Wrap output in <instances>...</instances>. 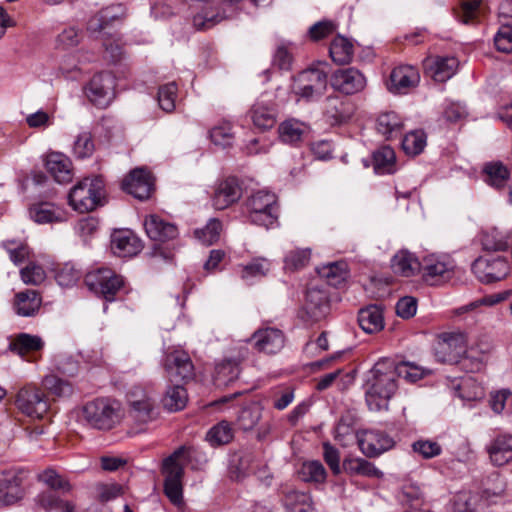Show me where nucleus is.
I'll return each instance as SVG.
<instances>
[{
	"mask_svg": "<svg viewBox=\"0 0 512 512\" xmlns=\"http://www.w3.org/2000/svg\"><path fill=\"white\" fill-rule=\"evenodd\" d=\"M337 29V24L331 20H323L315 23L309 29V38L312 41H320L332 35Z\"/></svg>",
	"mask_w": 512,
	"mask_h": 512,
	"instance_id": "obj_64",
	"label": "nucleus"
},
{
	"mask_svg": "<svg viewBox=\"0 0 512 512\" xmlns=\"http://www.w3.org/2000/svg\"><path fill=\"white\" fill-rule=\"evenodd\" d=\"M486 451L494 466L506 465L512 460V435H497L487 445Z\"/></svg>",
	"mask_w": 512,
	"mask_h": 512,
	"instance_id": "obj_28",
	"label": "nucleus"
},
{
	"mask_svg": "<svg viewBox=\"0 0 512 512\" xmlns=\"http://www.w3.org/2000/svg\"><path fill=\"white\" fill-rule=\"evenodd\" d=\"M124 14V7L122 5L106 7L90 18L87 29L91 32H100L112 22L120 20Z\"/></svg>",
	"mask_w": 512,
	"mask_h": 512,
	"instance_id": "obj_35",
	"label": "nucleus"
},
{
	"mask_svg": "<svg viewBox=\"0 0 512 512\" xmlns=\"http://www.w3.org/2000/svg\"><path fill=\"white\" fill-rule=\"evenodd\" d=\"M496 49L502 53L512 52V25L503 24L494 36Z\"/></svg>",
	"mask_w": 512,
	"mask_h": 512,
	"instance_id": "obj_63",
	"label": "nucleus"
},
{
	"mask_svg": "<svg viewBox=\"0 0 512 512\" xmlns=\"http://www.w3.org/2000/svg\"><path fill=\"white\" fill-rule=\"evenodd\" d=\"M187 401L188 394L183 385L169 387L162 399L164 408L170 412H177L184 409Z\"/></svg>",
	"mask_w": 512,
	"mask_h": 512,
	"instance_id": "obj_43",
	"label": "nucleus"
},
{
	"mask_svg": "<svg viewBox=\"0 0 512 512\" xmlns=\"http://www.w3.org/2000/svg\"><path fill=\"white\" fill-rule=\"evenodd\" d=\"M419 81L420 74L415 67L401 65L392 70L388 87L392 92L406 93L410 88L416 87Z\"/></svg>",
	"mask_w": 512,
	"mask_h": 512,
	"instance_id": "obj_23",
	"label": "nucleus"
},
{
	"mask_svg": "<svg viewBox=\"0 0 512 512\" xmlns=\"http://www.w3.org/2000/svg\"><path fill=\"white\" fill-rule=\"evenodd\" d=\"M249 114L254 127L261 131L273 128L277 121L275 108L263 102H256Z\"/></svg>",
	"mask_w": 512,
	"mask_h": 512,
	"instance_id": "obj_33",
	"label": "nucleus"
},
{
	"mask_svg": "<svg viewBox=\"0 0 512 512\" xmlns=\"http://www.w3.org/2000/svg\"><path fill=\"white\" fill-rule=\"evenodd\" d=\"M242 196V187L235 177H227L219 180L213 190L211 197L212 206L217 210H224L238 200Z\"/></svg>",
	"mask_w": 512,
	"mask_h": 512,
	"instance_id": "obj_16",
	"label": "nucleus"
},
{
	"mask_svg": "<svg viewBox=\"0 0 512 512\" xmlns=\"http://www.w3.org/2000/svg\"><path fill=\"white\" fill-rule=\"evenodd\" d=\"M15 405L23 414L35 419H41L49 410L46 394L34 384H27L17 392Z\"/></svg>",
	"mask_w": 512,
	"mask_h": 512,
	"instance_id": "obj_11",
	"label": "nucleus"
},
{
	"mask_svg": "<svg viewBox=\"0 0 512 512\" xmlns=\"http://www.w3.org/2000/svg\"><path fill=\"white\" fill-rule=\"evenodd\" d=\"M44 346L42 339L36 335L20 333L10 343V349L21 357L40 351Z\"/></svg>",
	"mask_w": 512,
	"mask_h": 512,
	"instance_id": "obj_39",
	"label": "nucleus"
},
{
	"mask_svg": "<svg viewBox=\"0 0 512 512\" xmlns=\"http://www.w3.org/2000/svg\"><path fill=\"white\" fill-rule=\"evenodd\" d=\"M234 437L233 429L229 422L221 421L208 431L206 439L211 445L228 444Z\"/></svg>",
	"mask_w": 512,
	"mask_h": 512,
	"instance_id": "obj_51",
	"label": "nucleus"
},
{
	"mask_svg": "<svg viewBox=\"0 0 512 512\" xmlns=\"http://www.w3.org/2000/svg\"><path fill=\"white\" fill-rule=\"evenodd\" d=\"M329 53L331 59L336 64H348L352 61L354 46L349 39L338 35L331 42Z\"/></svg>",
	"mask_w": 512,
	"mask_h": 512,
	"instance_id": "obj_38",
	"label": "nucleus"
},
{
	"mask_svg": "<svg viewBox=\"0 0 512 512\" xmlns=\"http://www.w3.org/2000/svg\"><path fill=\"white\" fill-rule=\"evenodd\" d=\"M467 337L462 332H445L439 337L436 356L443 363L459 364L460 358L466 352Z\"/></svg>",
	"mask_w": 512,
	"mask_h": 512,
	"instance_id": "obj_12",
	"label": "nucleus"
},
{
	"mask_svg": "<svg viewBox=\"0 0 512 512\" xmlns=\"http://www.w3.org/2000/svg\"><path fill=\"white\" fill-rule=\"evenodd\" d=\"M38 480L49 488L63 493L69 492L72 488L69 480L53 468H47L41 472L38 475Z\"/></svg>",
	"mask_w": 512,
	"mask_h": 512,
	"instance_id": "obj_49",
	"label": "nucleus"
},
{
	"mask_svg": "<svg viewBox=\"0 0 512 512\" xmlns=\"http://www.w3.org/2000/svg\"><path fill=\"white\" fill-rule=\"evenodd\" d=\"M360 450L367 457H376L394 447L395 441L380 430H362L356 434Z\"/></svg>",
	"mask_w": 512,
	"mask_h": 512,
	"instance_id": "obj_15",
	"label": "nucleus"
},
{
	"mask_svg": "<svg viewBox=\"0 0 512 512\" xmlns=\"http://www.w3.org/2000/svg\"><path fill=\"white\" fill-rule=\"evenodd\" d=\"M222 223L217 218L208 221L205 227L194 231L195 237L205 245H212L220 238Z\"/></svg>",
	"mask_w": 512,
	"mask_h": 512,
	"instance_id": "obj_52",
	"label": "nucleus"
},
{
	"mask_svg": "<svg viewBox=\"0 0 512 512\" xmlns=\"http://www.w3.org/2000/svg\"><path fill=\"white\" fill-rule=\"evenodd\" d=\"M472 272L485 284L505 279L510 272V263L506 256L497 252H487L472 263Z\"/></svg>",
	"mask_w": 512,
	"mask_h": 512,
	"instance_id": "obj_8",
	"label": "nucleus"
},
{
	"mask_svg": "<svg viewBox=\"0 0 512 512\" xmlns=\"http://www.w3.org/2000/svg\"><path fill=\"white\" fill-rule=\"evenodd\" d=\"M20 274L22 281L30 285H39L46 278L43 267L34 262H30L26 267L21 269Z\"/></svg>",
	"mask_w": 512,
	"mask_h": 512,
	"instance_id": "obj_60",
	"label": "nucleus"
},
{
	"mask_svg": "<svg viewBox=\"0 0 512 512\" xmlns=\"http://www.w3.org/2000/svg\"><path fill=\"white\" fill-rule=\"evenodd\" d=\"M178 86L175 82H170L159 87L158 104L160 108L170 113L175 109Z\"/></svg>",
	"mask_w": 512,
	"mask_h": 512,
	"instance_id": "obj_54",
	"label": "nucleus"
},
{
	"mask_svg": "<svg viewBox=\"0 0 512 512\" xmlns=\"http://www.w3.org/2000/svg\"><path fill=\"white\" fill-rule=\"evenodd\" d=\"M458 396L464 401H478L484 398V387L471 376L464 377L456 386Z\"/></svg>",
	"mask_w": 512,
	"mask_h": 512,
	"instance_id": "obj_40",
	"label": "nucleus"
},
{
	"mask_svg": "<svg viewBox=\"0 0 512 512\" xmlns=\"http://www.w3.org/2000/svg\"><path fill=\"white\" fill-rule=\"evenodd\" d=\"M358 323L366 333H375L382 330L384 320L381 309L376 305L361 309L358 314Z\"/></svg>",
	"mask_w": 512,
	"mask_h": 512,
	"instance_id": "obj_37",
	"label": "nucleus"
},
{
	"mask_svg": "<svg viewBox=\"0 0 512 512\" xmlns=\"http://www.w3.org/2000/svg\"><path fill=\"white\" fill-rule=\"evenodd\" d=\"M82 417L93 428L109 430L120 421V405L107 398H98L83 406Z\"/></svg>",
	"mask_w": 512,
	"mask_h": 512,
	"instance_id": "obj_5",
	"label": "nucleus"
},
{
	"mask_svg": "<svg viewBox=\"0 0 512 512\" xmlns=\"http://www.w3.org/2000/svg\"><path fill=\"white\" fill-rule=\"evenodd\" d=\"M311 257L310 249H295L285 256V268L288 270H299L304 268Z\"/></svg>",
	"mask_w": 512,
	"mask_h": 512,
	"instance_id": "obj_58",
	"label": "nucleus"
},
{
	"mask_svg": "<svg viewBox=\"0 0 512 512\" xmlns=\"http://www.w3.org/2000/svg\"><path fill=\"white\" fill-rule=\"evenodd\" d=\"M305 309L313 321L325 318L330 311L328 292L318 286H310L306 293Z\"/></svg>",
	"mask_w": 512,
	"mask_h": 512,
	"instance_id": "obj_25",
	"label": "nucleus"
},
{
	"mask_svg": "<svg viewBox=\"0 0 512 512\" xmlns=\"http://www.w3.org/2000/svg\"><path fill=\"white\" fill-rule=\"evenodd\" d=\"M307 131V125L304 122L294 118L281 122L278 127L280 140L283 143L290 145H297L301 143Z\"/></svg>",
	"mask_w": 512,
	"mask_h": 512,
	"instance_id": "obj_34",
	"label": "nucleus"
},
{
	"mask_svg": "<svg viewBox=\"0 0 512 512\" xmlns=\"http://www.w3.org/2000/svg\"><path fill=\"white\" fill-rule=\"evenodd\" d=\"M247 341L258 352L276 354L284 347L285 336L278 328L265 327L257 329Z\"/></svg>",
	"mask_w": 512,
	"mask_h": 512,
	"instance_id": "obj_18",
	"label": "nucleus"
},
{
	"mask_svg": "<svg viewBox=\"0 0 512 512\" xmlns=\"http://www.w3.org/2000/svg\"><path fill=\"white\" fill-rule=\"evenodd\" d=\"M95 146L92 139V135L89 132H83L78 135L73 151L77 158H87L90 157L94 152Z\"/></svg>",
	"mask_w": 512,
	"mask_h": 512,
	"instance_id": "obj_62",
	"label": "nucleus"
},
{
	"mask_svg": "<svg viewBox=\"0 0 512 512\" xmlns=\"http://www.w3.org/2000/svg\"><path fill=\"white\" fill-rule=\"evenodd\" d=\"M42 297L33 289L17 292L13 299V310L22 317H34L40 310Z\"/></svg>",
	"mask_w": 512,
	"mask_h": 512,
	"instance_id": "obj_27",
	"label": "nucleus"
},
{
	"mask_svg": "<svg viewBox=\"0 0 512 512\" xmlns=\"http://www.w3.org/2000/svg\"><path fill=\"white\" fill-rule=\"evenodd\" d=\"M412 449L424 459H431L441 454V445L432 440H417L412 444Z\"/></svg>",
	"mask_w": 512,
	"mask_h": 512,
	"instance_id": "obj_61",
	"label": "nucleus"
},
{
	"mask_svg": "<svg viewBox=\"0 0 512 512\" xmlns=\"http://www.w3.org/2000/svg\"><path fill=\"white\" fill-rule=\"evenodd\" d=\"M81 41V34L75 27H68L62 30L56 37L57 49L68 50L76 47Z\"/></svg>",
	"mask_w": 512,
	"mask_h": 512,
	"instance_id": "obj_59",
	"label": "nucleus"
},
{
	"mask_svg": "<svg viewBox=\"0 0 512 512\" xmlns=\"http://www.w3.org/2000/svg\"><path fill=\"white\" fill-rule=\"evenodd\" d=\"M395 152L389 146H383L373 154V167L378 174H391L395 171Z\"/></svg>",
	"mask_w": 512,
	"mask_h": 512,
	"instance_id": "obj_42",
	"label": "nucleus"
},
{
	"mask_svg": "<svg viewBox=\"0 0 512 512\" xmlns=\"http://www.w3.org/2000/svg\"><path fill=\"white\" fill-rule=\"evenodd\" d=\"M327 89V72L320 67H310L294 77L293 93L306 101L322 97Z\"/></svg>",
	"mask_w": 512,
	"mask_h": 512,
	"instance_id": "obj_7",
	"label": "nucleus"
},
{
	"mask_svg": "<svg viewBox=\"0 0 512 512\" xmlns=\"http://www.w3.org/2000/svg\"><path fill=\"white\" fill-rule=\"evenodd\" d=\"M281 501L286 512H313L314 510L310 493L299 491L292 486H282Z\"/></svg>",
	"mask_w": 512,
	"mask_h": 512,
	"instance_id": "obj_22",
	"label": "nucleus"
},
{
	"mask_svg": "<svg viewBox=\"0 0 512 512\" xmlns=\"http://www.w3.org/2000/svg\"><path fill=\"white\" fill-rule=\"evenodd\" d=\"M122 189L139 200L148 199L154 189L153 177L145 169H134L124 178Z\"/></svg>",
	"mask_w": 512,
	"mask_h": 512,
	"instance_id": "obj_19",
	"label": "nucleus"
},
{
	"mask_svg": "<svg viewBox=\"0 0 512 512\" xmlns=\"http://www.w3.org/2000/svg\"><path fill=\"white\" fill-rule=\"evenodd\" d=\"M29 215L39 224L61 223L67 220L66 211L50 202L33 204L29 209Z\"/></svg>",
	"mask_w": 512,
	"mask_h": 512,
	"instance_id": "obj_29",
	"label": "nucleus"
},
{
	"mask_svg": "<svg viewBox=\"0 0 512 512\" xmlns=\"http://www.w3.org/2000/svg\"><path fill=\"white\" fill-rule=\"evenodd\" d=\"M115 78L110 72L95 74L86 87V95L96 106L105 108L114 97Z\"/></svg>",
	"mask_w": 512,
	"mask_h": 512,
	"instance_id": "obj_14",
	"label": "nucleus"
},
{
	"mask_svg": "<svg viewBox=\"0 0 512 512\" xmlns=\"http://www.w3.org/2000/svg\"><path fill=\"white\" fill-rule=\"evenodd\" d=\"M270 267L271 262L268 259L264 257L254 258L242 267L241 277L246 281L264 277L270 271Z\"/></svg>",
	"mask_w": 512,
	"mask_h": 512,
	"instance_id": "obj_48",
	"label": "nucleus"
},
{
	"mask_svg": "<svg viewBox=\"0 0 512 512\" xmlns=\"http://www.w3.org/2000/svg\"><path fill=\"white\" fill-rule=\"evenodd\" d=\"M162 365L166 377L171 382L187 383L195 377V368L190 355L180 348L168 347L164 352Z\"/></svg>",
	"mask_w": 512,
	"mask_h": 512,
	"instance_id": "obj_9",
	"label": "nucleus"
},
{
	"mask_svg": "<svg viewBox=\"0 0 512 512\" xmlns=\"http://www.w3.org/2000/svg\"><path fill=\"white\" fill-rule=\"evenodd\" d=\"M486 360L478 354L476 347H469L460 358L459 365L468 372H478L482 369Z\"/></svg>",
	"mask_w": 512,
	"mask_h": 512,
	"instance_id": "obj_57",
	"label": "nucleus"
},
{
	"mask_svg": "<svg viewBox=\"0 0 512 512\" xmlns=\"http://www.w3.org/2000/svg\"><path fill=\"white\" fill-rule=\"evenodd\" d=\"M426 146V135L422 130L407 133L402 140V148L409 155L420 154Z\"/></svg>",
	"mask_w": 512,
	"mask_h": 512,
	"instance_id": "obj_55",
	"label": "nucleus"
},
{
	"mask_svg": "<svg viewBox=\"0 0 512 512\" xmlns=\"http://www.w3.org/2000/svg\"><path fill=\"white\" fill-rule=\"evenodd\" d=\"M45 389L56 397H68L73 393V385L55 375H48L43 379Z\"/></svg>",
	"mask_w": 512,
	"mask_h": 512,
	"instance_id": "obj_53",
	"label": "nucleus"
},
{
	"mask_svg": "<svg viewBox=\"0 0 512 512\" xmlns=\"http://www.w3.org/2000/svg\"><path fill=\"white\" fill-rule=\"evenodd\" d=\"M188 462V449L185 446L178 448L164 459L162 474L164 475V494L169 501L180 508L184 504L183 484L184 467Z\"/></svg>",
	"mask_w": 512,
	"mask_h": 512,
	"instance_id": "obj_2",
	"label": "nucleus"
},
{
	"mask_svg": "<svg viewBox=\"0 0 512 512\" xmlns=\"http://www.w3.org/2000/svg\"><path fill=\"white\" fill-rule=\"evenodd\" d=\"M318 273L326 279L327 284L337 287L348 276L347 264L344 261L331 262L319 268Z\"/></svg>",
	"mask_w": 512,
	"mask_h": 512,
	"instance_id": "obj_41",
	"label": "nucleus"
},
{
	"mask_svg": "<svg viewBox=\"0 0 512 512\" xmlns=\"http://www.w3.org/2000/svg\"><path fill=\"white\" fill-rule=\"evenodd\" d=\"M424 66L435 81L445 82L455 74L459 62L452 56H435L426 58Z\"/></svg>",
	"mask_w": 512,
	"mask_h": 512,
	"instance_id": "obj_26",
	"label": "nucleus"
},
{
	"mask_svg": "<svg viewBox=\"0 0 512 512\" xmlns=\"http://www.w3.org/2000/svg\"><path fill=\"white\" fill-rule=\"evenodd\" d=\"M486 182L496 189L503 188L509 180V171L502 162H490L484 166Z\"/></svg>",
	"mask_w": 512,
	"mask_h": 512,
	"instance_id": "obj_44",
	"label": "nucleus"
},
{
	"mask_svg": "<svg viewBox=\"0 0 512 512\" xmlns=\"http://www.w3.org/2000/svg\"><path fill=\"white\" fill-rule=\"evenodd\" d=\"M54 277L62 287H71L78 282L81 272L71 262L57 264L54 269Z\"/></svg>",
	"mask_w": 512,
	"mask_h": 512,
	"instance_id": "obj_47",
	"label": "nucleus"
},
{
	"mask_svg": "<svg viewBox=\"0 0 512 512\" xmlns=\"http://www.w3.org/2000/svg\"><path fill=\"white\" fill-rule=\"evenodd\" d=\"M249 351L241 347L236 357L226 358L215 366L213 376L214 384L217 387H224L235 381L240 374V364L248 357Z\"/></svg>",
	"mask_w": 512,
	"mask_h": 512,
	"instance_id": "obj_20",
	"label": "nucleus"
},
{
	"mask_svg": "<svg viewBox=\"0 0 512 512\" xmlns=\"http://www.w3.org/2000/svg\"><path fill=\"white\" fill-rule=\"evenodd\" d=\"M392 271L402 277H411L421 270V263L408 250L398 251L391 259Z\"/></svg>",
	"mask_w": 512,
	"mask_h": 512,
	"instance_id": "obj_32",
	"label": "nucleus"
},
{
	"mask_svg": "<svg viewBox=\"0 0 512 512\" xmlns=\"http://www.w3.org/2000/svg\"><path fill=\"white\" fill-rule=\"evenodd\" d=\"M404 123L395 112H385L377 119V130L387 140L398 138L402 135Z\"/></svg>",
	"mask_w": 512,
	"mask_h": 512,
	"instance_id": "obj_36",
	"label": "nucleus"
},
{
	"mask_svg": "<svg viewBox=\"0 0 512 512\" xmlns=\"http://www.w3.org/2000/svg\"><path fill=\"white\" fill-rule=\"evenodd\" d=\"M262 416V408L258 403H251L241 409L237 418L239 428L244 431L252 430Z\"/></svg>",
	"mask_w": 512,
	"mask_h": 512,
	"instance_id": "obj_46",
	"label": "nucleus"
},
{
	"mask_svg": "<svg viewBox=\"0 0 512 512\" xmlns=\"http://www.w3.org/2000/svg\"><path fill=\"white\" fill-rule=\"evenodd\" d=\"M45 167L58 183H68L72 180V163L62 153L52 152L48 154L45 160Z\"/></svg>",
	"mask_w": 512,
	"mask_h": 512,
	"instance_id": "obj_30",
	"label": "nucleus"
},
{
	"mask_svg": "<svg viewBox=\"0 0 512 512\" xmlns=\"http://www.w3.org/2000/svg\"><path fill=\"white\" fill-rule=\"evenodd\" d=\"M130 417L138 424H147L158 416L156 398L152 389L135 385L127 393Z\"/></svg>",
	"mask_w": 512,
	"mask_h": 512,
	"instance_id": "obj_6",
	"label": "nucleus"
},
{
	"mask_svg": "<svg viewBox=\"0 0 512 512\" xmlns=\"http://www.w3.org/2000/svg\"><path fill=\"white\" fill-rule=\"evenodd\" d=\"M250 223L271 227L278 219L277 197L274 193L259 190L253 193L245 203Z\"/></svg>",
	"mask_w": 512,
	"mask_h": 512,
	"instance_id": "obj_4",
	"label": "nucleus"
},
{
	"mask_svg": "<svg viewBox=\"0 0 512 512\" xmlns=\"http://www.w3.org/2000/svg\"><path fill=\"white\" fill-rule=\"evenodd\" d=\"M325 117L331 125L347 122L353 115L352 104L338 96H330L325 101Z\"/></svg>",
	"mask_w": 512,
	"mask_h": 512,
	"instance_id": "obj_31",
	"label": "nucleus"
},
{
	"mask_svg": "<svg viewBox=\"0 0 512 512\" xmlns=\"http://www.w3.org/2000/svg\"><path fill=\"white\" fill-rule=\"evenodd\" d=\"M330 84L340 93L353 95L365 88L366 78L356 68L338 69L331 75Z\"/></svg>",
	"mask_w": 512,
	"mask_h": 512,
	"instance_id": "obj_17",
	"label": "nucleus"
},
{
	"mask_svg": "<svg viewBox=\"0 0 512 512\" xmlns=\"http://www.w3.org/2000/svg\"><path fill=\"white\" fill-rule=\"evenodd\" d=\"M111 249L120 257L134 256L141 251L142 243L131 230H116L111 235Z\"/></svg>",
	"mask_w": 512,
	"mask_h": 512,
	"instance_id": "obj_21",
	"label": "nucleus"
},
{
	"mask_svg": "<svg viewBox=\"0 0 512 512\" xmlns=\"http://www.w3.org/2000/svg\"><path fill=\"white\" fill-rule=\"evenodd\" d=\"M300 479L304 482L322 483L326 479V471L319 461L304 462L298 470Z\"/></svg>",
	"mask_w": 512,
	"mask_h": 512,
	"instance_id": "obj_50",
	"label": "nucleus"
},
{
	"mask_svg": "<svg viewBox=\"0 0 512 512\" xmlns=\"http://www.w3.org/2000/svg\"><path fill=\"white\" fill-rule=\"evenodd\" d=\"M211 141L218 146H230L234 138L232 125L230 122L223 121L214 126L210 131Z\"/></svg>",
	"mask_w": 512,
	"mask_h": 512,
	"instance_id": "obj_56",
	"label": "nucleus"
},
{
	"mask_svg": "<svg viewBox=\"0 0 512 512\" xmlns=\"http://www.w3.org/2000/svg\"><path fill=\"white\" fill-rule=\"evenodd\" d=\"M344 466L350 474L378 479L383 477V473L373 463L363 458L350 459L344 463Z\"/></svg>",
	"mask_w": 512,
	"mask_h": 512,
	"instance_id": "obj_45",
	"label": "nucleus"
},
{
	"mask_svg": "<svg viewBox=\"0 0 512 512\" xmlns=\"http://www.w3.org/2000/svg\"><path fill=\"white\" fill-rule=\"evenodd\" d=\"M104 197V181L102 177L84 178L70 191L68 199L71 207L80 212L87 213L101 205Z\"/></svg>",
	"mask_w": 512,
	"mask_h": 512,
	"instance_id": "obj_3",
	"label": "nucleus"
},
{
	"mask_svg": "<svg viewBox=\"0 0 512 512\" xmlns=\"http://www.w3.org/2000/svg\"><path fill=\"white\" fill-rule=\"evenodd\" d=\"M427 371L413 363L402 362L398 365L390 358H382L369 372L366 403L371 411L388 410L389 401L397 390L396 377H403L414 383L422 379Z\"/></svg>",
	"mask_w": 512,
	"mask_h": 512,
	"instance_id": "obj_1",
	"label": "nucleus"
},
{
	"mask_svg": "<svg viewBox=\"0 0 512 512\" xmlns=\"http://www.w3.org/2000/svg\"><path fill=\"white\" fill-rule=\"evenodd\" d=\"M85 283L91 291L112 301L124 286V279L111 268L101 267L87 273Z\"/></svg>",
	"mask_w": 512,
	"mask_h": 512,
	"instance_id": "obj_10",
	"label": "nucleus"
},
{
	"mask_svg": "<svg viewBox=\"0 0 512 512\" xmlns=\"http://www.w3.org/2000/svg\"><path fill=\"white\" fill-rule=\"evenodd\" d=\"M453 262L443 256L429 255L421 263L422 278L431 286L440 285L453 276Z\"/></svg>",
	"mask_w": 512,
	"mask_h": 512,
	"instance_id": "obj_13",
	"label": "nucleus"
},
{
	"mask_svg": "<svg viewBox=\"0 0 512 512\" xmlns=\"http://www.w3.org/2000/svg\"><path fill=\"white\" fill-rule=\"evenodd\" d=\"M144 227L147 236L153 241L166 242L178 236L177 226L156 214L145 218Z\"/></svg>",
	"mask_w": 512,
	"mask_h": 512,
	"instance_id": "obj_24",
	"label": "nucleus"
}]
</instances>
